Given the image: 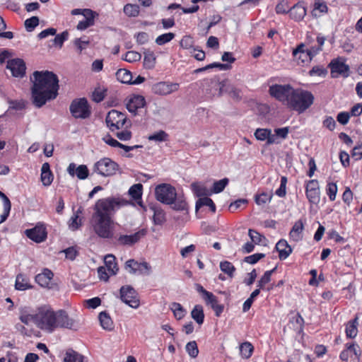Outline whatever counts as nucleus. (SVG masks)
Here are the masks:
<instances>
[{"instance_id": "8", "label": "nucleus", "mask_w": 362, "mask_h": 362, "mask_svg": "<svg viewBox=\"0 0 362 362\" xmlns=\"http://www.w3.org/2000/svg\"><path fill=\"white\" fill-rule=\"evenodd\" d=\"M293 89L290 84H274L269 87V93L272 97L287 105Z\"/></svg>"}, {"instance_id": "17", "label": "nucleus", "mask_w": 362, "mask_h": 362, "mask_svg": "<svg viewBox=\"0 0 362 362\" xmlns=\"http://www.w3.org/2000/svg\"><path fill=\"white\" fill-rule=\"evenodd\" d=\"M6 68L11 71L12 75L15 77H23L26 69L23 60L21 59L8 60Z\"/></svg>"}, {"instance_id": "27", "label": "nucleus", "mask_w": 362, "mask_h": 362, "mask_svg": "<svg viewBox=\"0 0 362 362\" xmlns=\"http://www.w3.org/2000/svg\"><path fill=\"white\" fill-rule=\"evenodd\" d=\"M204 300L206 304L213 309L216 316L219 317L223 311L224 306L218 303L217 297L211 293L210 296L206 297Z\"/></svg>"}, {"instance_id": "40", "label": "nucleus", "mask_w": 362, "mask_h": 362, "mask_svg": "<svg viewBox=\"0 0 362 362\" xmlns=\"http://www.w3.org/2000/svg\"><path fill=\"white\" fill-rule=\"evenodd\" d=\"M209 206L212 212L216 211V206L213 202V200L207 197L199 198L196 202V210H198L202 206Z\"/></svg>"}, {"instance_id": "13", "label": "nucleus", "mask_w": 362, "mask_h": 362, "mask_svg": "<svg viewBox=\"0 0 362 362\" xmlns=\"http://www.w3.org/2000/svg\"><path fill=\"white\" fill-rule=\"evenodd\" d=\"M26 236L33 241L40 243L47 237V232L45 224L38 223L34 228L25 230Z\"/></svg>"}, {"instance_id": "18", "label": "nucleus", "mask_w": 362, "mask_h": 362, "mask_svg": "<svg viewBox=\"0 0 362 362\" xmlns=\"http://www.w3.org/2000/svg\"><path fill=\"white\" fill-rule=\"evenodd\" d=\"M218 93L220 95L227 93L235 100H240L241 98L240 90L233 84L230 83L228 80H225L219 83Z\"/></svg>"}, {"instance_id": "3", "label": "nucleus", "mask_w": 362, "mask_h": 362, "mask_svg": "<svg viewBox=\"0 0 362 362\" xmlns=\"http://www.w3.org/2000/svg\"><path fill=\"white\" fill-rule=\"evenodd\" d=\"M314 102L313 94L302 88H293L287 107L298 113L308 110Z\"/></svg>"}, {"instance_id": "6", "label": "nucleus", "mask_w": 362, "mask_h": 362, "mask_svg": "<svg viewBox=\"0 0 362 362\" xmlns=\"http://www.w3.org/2000/svg\"><path fill=\"white\" fill-rule=\"evenodd\" d=\"M69 110L76 119H86L91 114L90 107L85 98L74 100L69 106Z\"/></svg>"}, {"instance_id": "15", "label": "nucleus", "mask_w": 362, "mask_h": 362, "mask_svg": "<svg viewBox=\"0 0 362 362\" xmlns=\"http://www.w3.org/2000/svg\"><path fill=\"white\" fill-rule=\"evenodd\" d=\"M180 85L177 83L167 81L158 82L152 86V92L158 95H167L179 89Z\"/></svg>"}, {"instance_id": "26", "label": "nucleus", "mask_w": 362, "mask_h": 362, "mask_svg": "<svg viewBox=\"0 0 362 362\" xmlns=\"http://www.w3.org/2000/svg\"><path fill=\"white\" fill-rule=\"evenodd\" d=\"M276 249L279 252V257L280 259H286L292 252L291 247L284 239L279 240L276 244Z\"/></svg>"}, {"instance_id": "2", "label": "nucleus", "mask_w": 362, "mask_h": 362, "mask_svg": "<svg viewBox=\"0 0 362 362\" xmlns=\"http://www.w3.org/2000/svg\"><path fill=\"white\" fill-rule=\"evenodd\" d=\"M32 99L37 107H41L47 101L55 99L58 95L59 79L52 71H36L33 73Z\"/></svg>"}, {"instance_id": "25", "label": "nucleus", "mask_w": 362, "mask_h": 362, "mask_svg": "<svg viewBox=\"0 0 362 362\" xmlns=\"http://www.w3.org/2000/svg\"><path fill=\"white\" fill-rule=\"evenodd\" d=\"M305 47L304 44L299 45L293 49V55L296 59L300 60L302 63H308L311 62L313 59Z\"/></svg>"}, {"instance_id": "45", "label": "nucleus", "mask_w": 362, "mask_h": 362, "mask_svg": "<svg viewBox=\"0 0 362 362\" xmlns=\"http://www.w3.org/2000/svg\"><path fill=\"white\" fill-rule=\"evenodd\" d=\"M328 7L325 2H321L320 1H315L314 4V8L313 11V15L315 16H320L322 13L327 12Z\"/></svg>"}, {"instance_id": "37", "label": "nucleus", "mask_w": 362, "mask_h": 362, "mask_svg": "<svg viewBox=\"0 0 362 362\" xmlns=\"http://www.w3.org/2000/svg\"><path fill=\"white\" fill-rule=\"evenodd\" d=\"M115 260V257L112 255H107L105 257V266L111 274H115L118 271Z\"/></svg>"}, {"instance_id": "12", "label": "nucleus", "mask_w": 362, "mask_h": 362, "mask_svg": "<svg viewBox=\"0 0 362 362\" xmlns=\"http://www.w3.org/2000/svg\"><path fill=\"white\" fill-rule=\"evenodd\" d=\"M120 299L122 302L132 308H137L140 305L137 293L135 289L129 285L120 288Z\"/></svg>"}, {"instance_id": "21", "label": "nucleus", "mask_w": 362, "mask_h": 362, "mask_svg": "<svg viewBox=\"0 0 362 362\" xmlns=\"http://www.w3.org/2000/svg\"><path fill=\"white\" fill-rule=\"evenodd\" d=\"M146 104L144 96L134 95L131 97L127 104V110L132 113H135L138 109L142 108Z\"/></svg>"}, {"instance_id": "52", "label": "nucleus", "mask_w": 362, "mask_h": 362, "mask_svg": "<svg viewBox=\"0 0 362 362\" xmlns=\"http://www.w3.org/2000/svg\"><path fill=\"white\" fill-rule=\"evenodd\" d=\"M175 36L173 33H164L158 36L155 42L158 45H163L174 39Z\"/></svg>"}, {"instance_id": "63", "label": "nucleus", "mask_w": 362, "mask_h": 362, "mask_svg": "<svg viewBox=\"0 0 362 362\" xmlns=\"http://www.w3.org/2000/svg\"><path fill=\"white\" fill-rule=\"evenodd\" d=\"M248 235L252 240V242L255 244H259L261 243L262 239L264 238L262 235L258 233L257 230L253 229H250L248 231Z\"/></svg>"}, {"instance_id": "44", "label": "nucleus", "mask_w": 362, "mask_h": 362, "mask_svg": "<svg viewBox=\"0 0 362 362\" xmlns=\"http://www.w3.org/2000/svg\"><path fill=\"white\" fill-rule=\"evenodd\" d=\"M143 185L140 183L132 185L129 189V194L133 199L137 201L141 199Z\"/></svg>"}, {"instance_id": "54", "label": "nucleus", "mask_w": 362, "mask_h": 362, "mask_svg": "<svg viewBox=\"0 0 362 362\" xmlns=\"http://www.w3.org/2000/svg\"><path fill=\"white\" fill-rule=\"evenodd\" d=\"M186 351L192 358H196L199 354V349L195 341H192L186 344Z\"/></svg>"}, {"instance_id": "61", "label": "nucleus", "mask_w": 362, "mask_h": 362, "mask_svg": "<svg viewBox=\"0 0 362 362\" xmlns=\"http://www.w3.org/2000/svg\"><path fill=\"white\" fill-rule=\"evenodd\" d=\"M276 12L278 14H285L288 13L289 6L288 2L285 0L281 1L276 6Z\"/></svg>"}, {"instance_id": "10", "label": "nucleus", "mask_w": 362, "mask_h": 362, "mask_svg": "<svg viewBox=\"0 0 362 362\" xmlns=\"http://www.w3.org/2000/svg\"><path fill=\"white\" fill-rule=\"evenodd\" d=\"M56 329L66 328L72 330H77L80 324L79 322L74 319L68 315L64 310H59L56 311Z\"/></svg>"}, {"instance_id": "28", "label": "nucleus", "mask_w": 362, "mask_h": 362, "mask_svg": "<svg viewBox=\"0 0 362 362\" xmlns=\"http://www.w3.org/2000/svg\"><path fill=\"white\" fill-rule=\"evenodd\" d=\"M53 276V273L51 270L45 269L42 273L36 275L35 281L42 287H49Z\"/></svg>"}, {"instance_id": "46", "label": "nucleus", "mask_w": 362, "mask_h": 362, "mask_svg": "<svg viewBox=\"0 0 362 362\" xmlns=\"http://www.w3.org/2000/svg\"><path fill=\"white\" fill-rule=\"evenodd\" d=\"M123 10L129 17H136L139 13V6L136 4H127L124 6Z\"/></svg>"}, {"instance_id": "42", "label": "nucleus", "mask_w": 362, "mask_h": 362, "mask_svg": "<svg viewBox=\"0 0 362 362\" xmlns=\"http://www.w3.org/2000/svg\"><path fill=\"white\" fill-rule=\"evenodd\" d=\"M254 348L250 342L245 341L240 345L241 356L244 358H249L253 352Z\"/></svg>"}, {"instance_id": "9", "label": "nucleus", "mask_w": 362, "mask_h": 362, "mask_svg": "<svg viewBox=\"0 0 362 362\" xmlns=\"http://www.w3.org/2000/svg\"><path fill=\"white\" fill-rule=\"evenodd\" d=\"M106 123L112 132L122 129L127 123L126 115L116 110H110L105 119Z\"/></svg>"}, {"instance_id": "23", "label": "nucleus", "mask_w": 362, "mask_h": 362, "mask_svg": "<svg viewBox=\"0 0 362 362\" xmlns=\"http://www.w3.org/2000/svg\"><path fill=\"white\" fill-rule=\"evenodd\" d=\"M304 230V223L302 220L295 222L291 231L289 232V238L295 242H298L303 238V231Z\"/></svg>"}, {"instance_id": "53", "label": "nucleus", "mask_w": 362, "mask_h": 362, "mask_svg": "<svg viewBox=\"0 0 362 362\" xmlns=\"http://www.w3.org/2000/svg\"><path fill=\"white\" fill-rule=\"evenodd\" d=\"M228 182L229 180L228 178H223L222 180L215 182L211 189V192L216 194L221 192L227 186Z\"/></svg>"}, {"instance_id": "24", "label": "nucleus", "mask_w": 362, "mask_h": 362, "mask_svg": "<svg viewBox=\"0 0 362 362\" xmlns=\"http://www.w3.org/2000/svg\"><path fill=\"white\" fill-rule=\"evenodd\" d=\"M36 319L37 313L35 314L31 313L29 308L23 307L20 309L19 320L23 324L30 325L31 322H33L36 325Z\"/></svg>"}, {"instance_id": "11", "label": "nucleus", "mask_w": 362, "mask_h": 362, "mask_svg": "<svg viewBox=\"0 0 362 362\" xmlns=\"http://www.w3.org/2000/svg\"><path fill=\"white\" fill-rule=\"evenodd\" d=\"M147 234V230L142 228L137 232L132 235H116L112 240L115 241V243L123 246H132L135 243H138L141 238H143Z\"/></svg>"}, {"instance_id": "36", "label": "nucleus", "mask_w": 362, "mask_h": 362, "mask_svg": "<svg viewBox=\"0 0 362 362\" xmlns=\"http://www.w3.org/2000/svg\"><path fill=\"white\" fill-rule=\"evenodd\" d=\"M64 362H83V356L73 349H69L65 354Z\"/></svg>"}, {"instance_id": "20", "label": "nucleus", "mask_w": 362, "mask_h": 362, "mask_svg": "<svg viewBox=\"0 0 362 362\" xmlns=\"http://www.w3.org/2000/svg\"><path fill=\"white\" fill-rule=\"evenodd\" d=\"M331 66V74L334 75V74L342 75L345 77L349 76V66L346 64L344 62L339 59H334L330 63ZM337 76H333V77H336Z\"/></svg>"}, {"instance_id": "14", "label": "nucleus", "mask_w": 362, "mask_h": 362, "mask_svg": "<svg viewBox=\"0 0 362 362\" xmlns=\"http://www.w3.org/2000/svg\"><path fill=\"white\" fill-rule=\"evenodd\" d=\"M305 194L308 201L317 204L320 199V190L319 182L317 180H310L305 183Z\"/></svg>"}, {"instance_id": "57", "label": "nucleus", "mask_w": 362, "mask_h": 362, "mask_svg": "<svg viewBox=\"0 0 362 362\" xmlns=\"http://www.w3.org/2000/svg\"><path fill=\"white\" fill-rule=\"evenodd\" d=\"M191 187L197 197L206 194V188L198 182H193L191 185Z\"/></svg>"}, {"instance_id": "35", "label": "nucleus", "mask_w": 362, "mask_h": 362, "mask_svg": "<svg viewBox=\"0 0 362 362\" xmlns=\"http://www.w3.org/2000/svg\"><path fill=\"white\" fill-rule=\"evenodd\" d=\"M325 41V37L318 35L317 37V45L310 46L306 49L312 59L322 50Z\"/></svg>"}, {"instance_id": "49", "label": "nucleus", "mask_w": 362, "mask_h": 362, "mask_svg": "<svg viewBox=\"0 0 362 362\" xmlns=\"http://www.w3.org/2000/svg\"><path fill=\"white\" fill-rule=\"evenodd\" d=\"M276 267H274L272 270H269L264 272V275L261 277V279L257 282V287L263 289L267 284H268L271 281V276L272 274L275 272Z\"/></svg>"}, {"instance_id": "55", "label": "nucleus", "mask_w": 362, "mask_h": 362, "mask_svg": "<svg viewBox=\"0 0 362 362\" xmlns=\"http://www.w3.org/2000/svg\"><path fill=\"white\" fill-rule=\"evenodd\" d=\"M326 193L328 195L330 201L335 200L337 193V184L334 182H328L326 186Z\"/></svg>"}, {"instance_id": "16", "label": "nucleus", "mask_w": 362, "mask_h": 362, "mask_svg": "<svg viewBox=\"0 0 362 362\" xmlns=\"http://www.w3.org/2000/svg\"><path fill=\"white\" fill-rule=\"evenodd\" d=\"M125 268L131 274L136 273L148 274L150 273L151 267L148 263L138 262L134 259H129L125 263Z\"/></svg>"}, {"instance_id": "39", "label": "nucleus", "mask_w": 362, "mask_h": 362, "mask_svg": "<svg viewBox=\"0 0 362 362\" xmlns=\"http://www.w3.org/2000/svg\"><path fill=\"white\" fill-rule=\"evenodd\" d=\"M170 308L173 311L175 317L177 320L182 319L186 314V310L179 303L174 302L171 303Z\"/></svg>"}, {"instance_id": "34", "label": "nucleus", "mask_w": 362, "mask_h": 362, "mask_svg": "<svg viewBox=\"0 0 362 362\" xmlns=\"http://www.w3.org/2000/svg\"><path fill=\"white\" fill-rule=\"evenodd\" d=\"M98 318L100 325L104 329L110 331L113 329V322L106 312H101L99 314Z\"/></svg>"}, {"instance_id": "58", "label": "nucleus", "mask_w": 362, "mask_h": 362, "mask_svg": "<svg viewBox=\"0 0 362 362\" xmlns=\"http://www.w3.org/2000/svg\"><path fill=\"white\" fill-rule=\"evenodd\" d=\"M271 134V130L267 129H257L255 132V136L257 140L264 141Z\"/></svg>"}, {"instance_id": "60", "label": "nucleus", "mask_w": 362, "mask_h": 362, "mask_svg": "<svg viewBox=\"0 0 362 362\" xmlns=\"http://www.w3.org/2000/svg\"><path fill=\"white\" fill-rule=\"evenodd\" d=\"M287 178L284 176L281 178L279 187L276 190L275 194L279 197H284L286 195Z\"/></svg>"}, {"instance_id": "64", "label": "nucleus", "mask_w": 362, "mask_h": 362, "mask_svg": "<svg viewBox=\"0 0 362 362\" xmlns=\"http://www.w3.org/2000/svg\"><path fill=\"white\" fill-rule=\"evenodd\" d=\"M173 204V209L176 211H184L187 208L186 202L180 198L176 199Z\"/></svg>"}, {"instance_id": "50", "label": "nucleus", "mask_w": 362, "mask_h": 362, "mask_svg": "<svg viewBox=\"0 0 362 362\" xmlns=\"http://www.w3.org/2000/svg\"><path fill=\"white\" fill-rule=\"evenodd\" d=\"M220 269L221 270L228 275L230 277H233L234 272L235 271V267L233 264L228 261H223L220 263Z\"/></svg>"}, {"instance_id": "19", "label": "nucleus", "mask_w": 362, "mask_h": 362, "mask_svg": "<svg viewBox=\"0 0 362 362\" xmlns=\"http://www.w3.org/2000/svg\"><path fill=\"white\" fill-rule=\"evenodd\" d=\"M67 172L71 177L76 176L79 180H85L89 175V170L86 165L76 166L74 163L69 165Z\"/></svg>"}, {"instance_id": "51", "label": "nucleus", "mask_w": 362, "mask_h": 362, "mask_svg": "<svg viewBox=\"0 0 362 362\" xmlns=\"http://www.w3.org/2000/svg\"><path fill=\"white\" fill-rule=\"evenodd\" d=\"M39 18L37 16H33L28 18L24 22L25 30L28 32H32L39 25Z\"/></svg>"}, {"instance_id": "7", "label": "nucleus", "mask_w": 362, "mask_h": 362, "mask_svg": "<svg viewBox=\"0 0 362 362\" xmlns=\"http://www.w3.org/2000/svg\"><path fill=\"white\" fill-rule=\"evenodd\" d=\"M156 199L165 204H172L177 198L176 189L169 184H161L155 189Z\"/></svg>"}, {"instance_id": "29", "label": "nucleus", "mask_w": 362, "mask_h": 362, "mask_svg": "<svg viewBox=\"0 0 362 362\" xmlns=\"http://www.w3.org/2000/svg\"><path fill=\"white\" fill-rule=\"evenodd\" d=\"M288 13L292 19L296 21H300L306 15V9L302 5L297 4L289 9Z\"/></svg>"}, {"instance_id": "43", "label": "nucleus", "mask_w": 362, "mask_h": 362, "mask_svg": "<svg viewBox=\"0 0 362 362\" xmlns=\"http://www.w3.org/2000/svg\"><path fill=\"white\" fill-rule=\"evenodd\" d=\"M153 211V220L155 224L162 225L165 221V214L163 210L159 208H151Z\"/></svg>"}, {"instance_id": "31", "label": "nucleus", "mask_w": 362, "mask_h": 362, "mask_svg": "<svg viewBox=\"0 0 362 362\" xmlns=\"http://www.w3.org/2000/svg\"><path fill=\"white\" fill-rule=\"evenodd\" d=\"M144 66L147 69H152L155 67L156 57L153 51L146 49L144 52Z\"/></svg>"}, {"instance_id": "5", "label": "nucleus", "mask_w": 362, "mask_h": 362, "mask_svg": "<svg viewBox=\"0 0 362 362\" xmlns=\"http://www.w3.org/2000/svg\"><path fill=\"white\" fill-rule=\"evenodd\" d=\"M119 167V165L110 159L104 157L97 162L93 166V172L103 177H110L116 174Z\"/></svg>"}, {"instance_id": "38", "label": "nucleus", "mask_w": 362, "mask_h": 362, "mask_svg": "<svg viewBox=\"0 0 362 362\" xmlns=\"http://www.w3.org/2000/svg\"><path fill=\"white\" fill-rule=\"evenodd\" d=\"M116 77L120 82L130 84L132 79V74L127 69H120L116 72Z\"/></svg>"}, {"instance_id": "30", "label": "nucleus", "mask_w": 362, "mask_h": 362, "mask_svg": "<svg viewBox=\"0 0 362 362\" xmlns=\"http://www.w3.org/2000/svg\"><path fill=\"white\" fill-rule=\"evenodd\" d=\"M358 317L356 316L354 319L349 320L346 324L345 332L346 337L354 339L358 334Z\"/></svg>"}, {"instance_id": "41", "label": "nucleus", "mask_w": 362, "mask_h": 362, "mask_svg": "<svg viewBox=\"0 0 362 362\" xmlns=\"http://www.w3.org/2000/svg\"><path fill=\"white\" fill-rule=\"evenodd\" d=\"M273 197V194L272 192H262L260 194H257L255 197V202L257 205H263L267 203L270 202Z\"/></svg>"}, {"instance_id": "47", "label": "nucleus", "mask_w": 362, "mask_h": 362, "mask_svg": "<svg viewBox=\"0 0 362 362\" xmlns=\"http://www.w3.org/2000/svg\"><path fill=\"white\" fill-rule=\"evenodd\" d=\"M168 139V134L163 130H160L148 136L149 141H154L156 142L165 141Z\"/></svg>"}, {"instance_id": "22", "label": "nucleus", "mask_w": 362, "mask_h": 362, "mask_svg": "<svg viewBox=\"0 0 362 362\" xmlns=\"http://www.w3.org/2000/svg\"><path fill=\"white\" fill-rule=\"evenodd\" d=\"M85 12L86 14L84 16V19L83 21H79L76 28L79 30H84L94 25L95 13L90 9L85 8Z\"/></svg>"}, {"instance_id": "32", "label": "nucleus", "mask_w": 362, "mask_h": 362, "mask_svg": "<svg viewBox=\"0 0 362 362\" xmlns=\"http://www.w3.org/2000/svg\"><path fill=\"white\" fill-rule=\"evenodd\" d=\"M15 287L17 290L25 291L30 288L32 286L30 284L28 278L24 274H19L16 279Z\"/></svg>"}, {"instance_id": "4", "label": "nucleus", "mask_w": 362, "mask_h": 362, "mask_svg": "<svg viewBox=\"0 0 362 362\" xmlns=\"http://www.w3.org/2000/svg\"><path fill=\"white\" fill-rule=\"evenodd\" d=\"M36 326L48 333L56 329V312L49 306H42L37 310Z\"/></svg>"}, {"instance_id": "59", "label": "nucleus", "mask_w": 362, "mask_h": 362, "mask_svg": "<svg viewBox=\"0 0 362 362\" xmlns=\"http://www.w3.org/2000/svg\"><path fill=\"white\" fill-rule=\"evenodd\" d=\"M265 255L263 253H255L244 258V262L250 264H256L259 259L264 257Z\"/></svg>"}, {"instance_id": "62", "label": "nucleus", "mask_w": 362, "mask_h": 362, "mask_svg": "<svg viewBox=\"0 0 362 362\" xmlns=\"http://www.w3.org/2000/svg\"><path fill=\"white\" fill-rule=\"evenodd\" d=\"M117 132L115 133V136L121 141H129L132 138V132L129 130H116Z\"/></svg>"}, {"instance_id": "1", "label": "nucleus", "mask_w": 362, "mask_h": 362, "mask_svg": "<svg viewBox=\"0 0 362 362\" xmlns=\"http://www.w3.org/2000/svg\"><path fill=\"white\" fill-rule=\"evenodd\" d=\"M131 204L129 201L120 197H110L98 199L93 207L91 225L95 233L101 238L115 237L113 216L121 207Z\"/></svg>"}, {"instance_id": "48", "label": "nucleus", "mask_w": 362, "mask_h": 362, "mask_svg": "<svg viewBox=\"0 0 362 362\" xmlns=\"http://www.w3.org/2000/svg\"><path fill=\"white\" fill-rule=\"evenodd\" d=\"M69 38V33L67 30L62 32L60 34L55 35V37L53 39V45L62 48L64 42Z\"/></svg>"}, {"instance_id": "33", "label": "nucleus", "mask_w": 362, "mask_h": 362, "mask_svg": "<svg viewBox=\"0 0 362 362\" xmlns=\"http://www.w3.org/2000/svg\"><path fill=\"white\" fill-rule=\"evenodd\" d=\"M191 317L198 325H202L204 321V313L202 305H196L191 311Z\"/></svg>"}, {"instance_id": "56", "label": "nucleus", "mask_w": 362, "mask_h": 362, "mask_svg": "<svg viewBox=\"0 0 362 362\" xmlns=\"http://www.w3.org/2000/svg\"><path fill=\"white\" fill-rule=\"evenodd\" d=\"M141 59V54L135 51H128L123 59L128 62H138Z\"/></svg>"}]
</instances>
